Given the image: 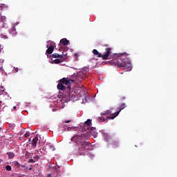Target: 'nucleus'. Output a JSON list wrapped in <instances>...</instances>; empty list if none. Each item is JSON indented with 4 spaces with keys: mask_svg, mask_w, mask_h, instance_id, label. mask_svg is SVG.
I'll return each mask as SVG.
<instances>
[{
    "mask_svg": "<svg viewBox=\"0 0 177 177\" xmlns=\"http://www.w3.org/2000/svg\"><path fill=\"white\" fill-rule=\"evenodd\" d=\"M129 54L127 53L116 54V58L113 59V63L118 67H123L125 71L132 70V64L128 61Z\"/></svg>",
    "mask_w": 177,
    "mask_h": 177,
    "instance_id": "1",
    "label": "nucleus"
},
{
    "mask_svg": "<svg viewBox=\"0 0 177 177\" xmlns=\"http://www.w3.org/2000/svg\"><path fill=\"white\" fill-rule=\"evenodd\" d=\"M72 142H75V143H77V145H79V154L80 156L82 155V151L84 150L89 149V147H91V142H85V135H76L73 136L71 138Z\"/></svg>",
    "mask_w": 177,
    "mask_h": 177,
    "instance_id": "2",
    "label": "nucleus"
},
{
    "mask_svg": "<svg viewBox=\"0 0 177 177\" xmlns=\"http://www.w3.org/2000/svg\"><path fill=\"white\" fill-rule=\"evenodd\" d=\"M57 88L58 91H65L69 97H74V93L71 91V84L68 81V77H64L59 80Z\"/></svg>",
    "mask_w": 177,
    "mask_h": 177,
    "instance_id": "3",
    "label": "nucleus"
},
{
    "mask_svg": "<svg viewBox=\"0 0 177 177\" xmlns=\"http://www.w3.org/2000/svg\"><path fill=\"white\" fill-rule=\"evenodd\" d=\"M127 105L125 104V103H123L118 108L119 111H116L115 113H113V112H111V111L110 110L102 113L100 117L101 121L104 122V121H106H106H109V120H114V118H115V117H118L120 113H121V111L124 110V109H125Z\"/></svg>",
    "mask_w": 177,
    "mask_h": 177,
    "instance_id": "4",
    "label": "nucleus"
},
{
    "mask_svg": "<svg viewBox=\"0 0 177 177\" xmlns=\"http://www.w3.org/2000/svg\"><path fill=\"white\" fill-rule=\"evenodd\" d=\"M93 53L97 57H102L103 60H107V59H109V57H110V55H111V48L110 47L106 48L105 52L102 55V53H99V51H97V50L96 49L93 50Z\"/></svg>",
    "mask_w": 177,
    "mask_h": 177,
    "instance_id": "5",
    "label": "nucleus"
},
{
    "mask_svg": "<svg viewBox=\"0 0 177 177\" xmlns=\"http://www.w3.org/2000/svg\"><path fill=\"white\" fill-rule=\"evenodd\" d=\"M82 80H83L82 74L77 73L76 75L74 74L72 76V78H68V82L71 84H73V82H74L75 84H80V82H81V81H82Z\"/></svg>",
    "mask_w": 177,
    "mask_h": 177,
    "instance_id": "6",
    "label": "nucleus"
},
{
    "mask_svg": "<svg viewBox=\"0 0 177 177\" xmlns=\"http://www.w3.org/2000/svg\"><path fill=\"white\" fill-rule=\"evenodd\" d=\"M82 131L86 132L88 136H91L95 133L96 129L88 125L86 126V124H84V126L82 128Z\"/></svg>",
    "mask_w": 177,
    "mask_h": 177,
    "instance_id": "7",
    "label": "nucleus"
},
{
    "mask_svg": "<svg viewBox=\"0 0 177 177\" xmlns=\"http://www.w3.org/2000/svg\"><path fill=\"white\" fill-rule=\"evenodd\" d=\"M111 145H112L113 149H117V147L120 146V141H118V140H113L111 141Z\"/></svg>",
    "mask_w": 177,
    "mask_h": 177,
    "instance_id": "8",
    "label": "nucleus"
},
{
    "mask_svg": "<svg viewBox=\"0 0 177 177\" xmlns=\"http://www.w3.org/2000/svg\"><path fill=\"white\" fill-rule=\"evenodd\" d=\"M59 44L66 46L67 45H70V41L66 38H64L60 40Z\"/></svg>",
    "mask_w": 177,
    "mask_h": 177,
    "instance_id": "9",
    "label": "nucleus"
},
{
    "mask_svg": "<svg viewBox=\"0 0 177 177\" xmlns=\"http://www.w3.org/2000/svg\"><path fill=\"white\" fill-rule=\"evenodd\" d=\"M53 50H55V48L53 46H50V47L48 48V49L46 51V55H52L53 53Z\"/></svg>",
    "mask_w": 177,
    "mask_h": 177,
    "instance_id": "10",
    "label": "nucleus"
},
{
    "mask_svg": "<svg viewBox=\"0 0 177 177\" xmlns=\"http://www.w3.org/2000/svg\"><path fill=\"white\" fill-rule=\"evenodd\" d=\"M37 143H38V137L36 136L32 139V147H35V146H37Z\"/></svg>",
    "mask_w": 177,
    "mask_h": 177,
    "instance_id": "11",
    "label": "nucleus"
},
{
    "mask_svg": "<svg viewBox=\"0 0 177 177\" xmlns=\"http://www.w3.org/2000/svg\"><path fill=\"white\" fill-rule=\"evenodd\" d=\"M6 155L8 156V157L10 160L15 158V153H13V152H7Z\"/></svg>",
    "mask_w": 177,
    "mask_h": 177,
    "instance_id": "12",
    "label": "nucleus"
},
{
    "mask_svg": "<svg viewBox=\"0 0 177 177\" xmlns=\"http://www.w3.org/2000/svg\"><path fill=\"white\" fill-rule=\"evenodd\" d=\"M52 57H53V59H57V57H59L60 59L63 58V55H59L57 53H53L52 55Z\"/></svg>",
    "mask_w": 177,
    "mask_h": 177,
    "instance_id": "13",
    "label": "nucleus"
},
{
    "mask_svg": "<svg viewBox=\"0 0 177 177\" xmlns=\"http://www.w3.org/2000/svg\"><path fill=\"white\" fill-rule=\"evenodd\" d=\"M104 137L106 142H109L111 139V136L107 133L104 135Z\"/></svg>",
    "mask_w": 177,
    "mask_h": 177,
    "instance_id": "14",
    "label": "nucleus"
},
{
    "mask_svg": "<svg viewBox=\"0 0 177 177\" xmlns=\"http://www.w3.org/2000/svg\"><path fill=\"white\" fill-rule=\"evenodd\" d=\"M84 125H86V127H87V125H88V127H92V120L91 119H88L84 122Z\"/></svg>",
    "mask_w": 177,
    "mask_h": 177,
    "instance_id": "15",
    "label": "nucleus"
},
{
    "mask_svg": "<svg viewBox=\"0 0 177 177\" xmlns=\"http://www.w3.org/2000/svg\"><path fill=\"white\" fill-rule=\"evenodd\" d=\"M48 147L50 150H51V151H55L56 150V149L55 148V145H53L51 143H48Z\"/></svg>",
    "mask_w": 177,
    "mask_h": 177,
    "instance_id": "16",
    "label": "nucleus"
},
{
    "mask_svg": "<svg viewBox=\"0 0 177 177\" xmlns=\"http://www.w3.org/2000/svg\"><path fill=\"white\" fill-rule=\"evenodd\" d=\"M63 60L62 59H56L54 61H53V63H54L55 64H59V63H62Z\"/></svg>",
    "mask_w": 177,
    "mask_h": 177,
    "instance_id": "17",
    "label": "nucleus"
},
{
    "mask_svg": "<svg viewBox=\"0 0 177 177\" xmlns=\"http://www.w3.org/2000/svg\"><path fill=\"white\" fill-rule=\"evenodd\" d=\"M21 167L22 168H24V171H26V172H27V171H28V168L27 167V166H26L24 165H21Z\"/></svg>",
    "mask_w": 177,
    "mask_h": 177,
    "instance_id": "18",
    "label": "nucleus"
},
{
    "mask_svg": "<svg viewBox=\"0 0 177 177\" xmlns=\"http://www.w3.org/2000/svg\"><path fill=\"white\" fill-rule=\"evenodd\" d=\"M13 164H15V165H17V167H18L19 168H20V167H21V165L20 163H19V162H17V161H15L13 162Z\"/></svg>",
    "mask_w": 177,
    "mask_h": 177,
    "instance_id": "19",
    "label": "nucleus"
},
{
    "mask_svg": "<svg viewBox=\"0 0 177 177\" xmlns=\"http://www.w3.org/2000/svg\"><path fill=\"white\" fill-rule=\"evenodd\" d=\"M6 169V171H12V167L10 165H7Z\"/></svg>",
    "mask_w": 177,
    "mask_h": 177,
    "instance_id": "20",
    "label": "nucleus"
},
{
    "mask_svg": "<svg viewBox=\"0 0 177 177\" xmlns=\"http://www.w3.org/2000/svg\"><path fill=\"white\" fill-rule=\"evenodd\" d=\"M1 20L2 23H5V21H6V17L5 16L1 17Z\"/></svg>",
    "mask_w": 177,
    "mask_h": 177,
    "instance_id": "21",
    "label": "nucleus"
},
{
    "mask_svg": "<svg viewBox=\"0 0 177 177\" xmlns=\"http://www.w3.org/2000/svg\"><path fill=\"white\" fill-rule=\"evenodd\" d=\"M30 136V132L27 131L25 135H24V138H28Z\"/></svg>",
    "mask_w": 177,
    "mask_h": 177,
    "instance_id": "22",
    "label": "nucleus"
},
{
    "mask_svg": "<svg viewBox=\"0 0 177 177\" xmlns=\"http://www.w3.org/2000/svg\"><path fill=\"white\" fill-rule=\"evenodd\" d=\"M38 153L39 154H42V153H44V149H39Z\"/></svg>",
    "mask_w": 177,
    "mask_h": 177,
    "instance_id": "23",
    "label": "nucleus"
},
{
    "mask_svg": "<svg viewBox=\"0 0 177 177\" xmlns=\"http://www.w3.org/2000/svg\"><path fill=\"white\" fill-rule=\"evenodd\" d=\"M15 72L18 73L19 72V68H15Z\"/></svg>",
    "mask_w": 177,
    "mask_h": 177,
    "instance_id": "24",
    "label": "nucleus"
},
{
    "mask_svg": "<svg viewBox=\"0 0 177 177\" xmlns=\"http://www.w3.org/2000/svg\"><path fill=\"white\" fill-rule=\"evenodd\" d=\"M126 97L124 96L120 97V100H125Z\"/></svg>",
    "mask_w": 177,
    "mask_h": 177,
    "instance_id": "25",
    "label": "nucleus"
},
{
    "mask_svg": "<svg viewBox=\"0 0 177 177\" xmlns=\"http://www.w3.org/2000/svg\"><path fill=\"white\" fill-rule=\"evenodd\" d=\"M28 162H35V161H34L33 159H30V160H28Z\"/></svg>",
    "mask_w": 177,
    "mask_h": 177,
    "instance_id": "26",
    "label": "nucleus"
},
{
    "mask_svg": "<svg viewBox=\"0 0 177 177\" xmlns=\"http://www.w3.org/2000/svg\"><path fill=\"white\" fill-rule=\"evenodd\" d=\"M65 122L66 124H68V122H71V120H66Z\"/></svg>",
    "mask_w": 177,
    "mask_h": 177,
    "instance_id": "27",
    "label": "nucleus"
},
{
    "mask_svg": "<svg viewBox=\"0 0 177 177\" xmlns=\"http://www.w3.org/2000/svg\"><path fill=\"white\" fill-rule=\"evenodd\" d=\"M62 49H63V47H60V48H59V50L60 51V50H62Z\"/></svg>",
    "mask_w": 177,
    "mask_h": 177,
    "instance_id": "28",
    "label": "nucleus"
},
{
    "mask_svg": "<svg viewBox=\"0 0 177 177\" xmlns=\"http://www.w3.org/2000/svg\"><path fill=\"white\" fill-rule=\"evenodd\" d=\"M32 169V167H29V171H31Z\"/></svg>",
    "mask_w": 177,
    "mask_h": 177,
    "instance_id": "29",
    "label": "nucleus"
},
{
    "mask_svg": "<svg viewBox=\"0 0 177 177\" xmlns=\"http://www.w3.org/2000/svg\"><path fill=\"white\" fill-rule=\"evenodd\" d=\"M47 177H50V174H48V175H47Z\"/></svg>",
    "mask_w": 177,
    "mask_h": 177,
    "instance_id": "30",
    "label": "nucleus"
},
{
    "mask_svg": "<svg viewBox=\"0 0 177 177\" xmlns=\"http://www.w3.org/2000/svg\"><path fill=\"white\" fill-rule=\"evenodd\" d=\"M13 109H14V110H16V106H14V107H13Z\"/></svg>",
    "mask_w": 177,
    "mask_h": 177,
    "instance_id": "31",
    "label": "nucleus"
},
{
    "mask_svg": "<svg viewBox=\"0 0 177 177\" xmlns=\"http://www.w3.org/2000/svg\"><path fill=\"white\" fill-rule=\"evenodd\" d=\"M2 131V128H0V132Z\"/></svg>",
    "mask_w": 177,
    "mask_h": 177,
    "instance_id": "32",
    "label": "nucleus"
},
{
    "mask_svg": "<svg viewBox=\"0 0 177 177\" xmlns=\"http://www.w3.org/2000/svg\"><path fill=\"white\" fill-rule=\"evenodd\" d=\"M61 102H63V100H61Z\"/></svg>",
    "mask_w": 177,
    "mask_h": 177,
    "instance_id": "33",
    "label": "nucleus"
},
{
    "mask_svg": "<svg viewBox=\"0 0 177 177\" xmlns=\"http://www.w3.org/2000/svg\"><path fill=\"white\" fill-rule=\"evenodd\" d=\"M0 163H1V160H0Z\"/></svg>",
    "mask_w": 177,
    "mask_h": 177,
    "instance_id": "34",
    "label": "nucleus"
}]
</instances>
